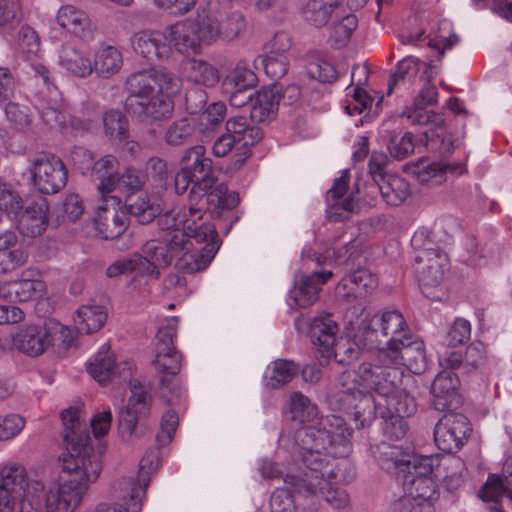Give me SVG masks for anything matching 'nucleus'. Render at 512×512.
I'll return each instance as SVG.
<instances>
[{"mask_svg": "<svg viewBox=\"0 0 512 512\" xmlns=\"http://www.w3.org/2000/svg\"><path fill=\"white\" fill-rule=\"evenodd\" d=\"M415 261V271L423 295L433 301L444 300L446 291L442 284L448 266L447 255L440 249H423Z\"/></svg>", "mask_w": 512, "mask_h": 512, "instance_id": "5", "label": "nucleus"}, {"mask_svg": "<svg viewBox=\"0 0 512 512\" xmlns=\"http://www.w3.org/2000/svg\"><path fill=\"white\" fill-rule=\"evenodd\" d=\"M338 0H310L304 10V18L315 27H323L333 15L338 14Z\"/></svg>", "mask_w": 512, "mask_h": 512, "instance_id": "43", "label": "nucleus"}, {"mask_svg": "<svg viewBox=\"0 0 512 512\" xmlns=\"http://www.w3.org/2000/svg\"><path fill=\"white\" fill-rule=\"evenodd\" d=\"M112 493L115 499L121 501L119 504H100L96 512H140L142 507V496L136 491V485L132 479H121L114 482Z\"/></svg>", "mask_w": 512, "mask_h": 512, "instance_id": "27", "label": "nucleus"}, {"mask_svg": "<svg viewBox=\"0 0 512 512\" xmlns=\"http://www.w3.org/2000/svg\"><path fill=\"white\" fill-rule=\"evenodd\" d=\"M243 115L230 117L225 124L226 131L238 143V155L235 160L236 168H242L252 155L251 148L263 138V131Z\"/></svg>", "mask_w": 512, "mask_h": 512, "instance_id": "14", "label": "nucleus"}, {"mask_svg": "<svg viewBox=\"0 0 512 512\" xmlns=\"http://www.w3.org/2000/svg\"><path fill=\"white\" fill-rule=\"evenodd\" d=\"M352 430L345 420L337 415H327L316 425L302 426L279 437V447L294 459H300L304 469L290 472L285 476L300 495L312 496L319 490L324 500L333 509H343L349 504L345 489L336 486L338 482H350L355 477L353 467L347 460L331 465V459L344 458L351 450Z\"/></svg>", "mask_w": 512, "mask_h": 512, "instance_id": "1", "label": "nucleus"}, {"mask_svg": "<svg viewBox=\"0 0 512 512\" xmlns=\"http://www.w3.org/2000/svg\"><path fill=\"white\" fill-rule=\"evenodd\" d=\"M130 391L128 404L121 409L118 418L119 434L125 441L142 435L137 424L140 418L149 416L153 401L150 389L136 379L130 381Z\"/></svg>", "mask_w": 512, "mask_h": 512, "instance_id": "7", "label": "nucleus"}, {"mask_svg": "<svg viewBox=\"0 0 512 512\" xmlns=\"http://www.w3.org/2000/svg\"><path fill=\"white\" fill-rule=\"evenodd\" d=\"M299 367L290 360L278 359L272 362L265 373V385L278 389L289 383L298 373Z\"/></svg>", "mask_w": 512, "mask_h": 512, "instance_id": "45", "label": "nucleus"}, {"mask_svg": "<svg viewBox=\"0 0 512 512\" xmlns=\"http://www.w3.org/2000/svg\"><path fill=\"white\" fill-rule=\"evenodd\" d=\"M364 338L378 348H394L410 332L403 315L398 310H389L362 321Z\"/></svg>", "mask_w": 512, "mask_h": 512, "instance_id": "4", "label": "nucleus"}, {"mask_svg": "<svg viewBox=\"0 0 512 512\" xmlns=\"http://www.w3.org/2000/svg\"><path fill=\"white\" fill-rule=\"evenodd\" d=\"M257 83L256 74L245 60H240L223 80L225 91H251Z\"/></svg>", "mask_w": 512, "mask_h": 512, "instance_id": "42", "label": "nucleus"}, {"mask_svg": "<svg viewBox=\"0 0 512 512\" xmlns=\"http://www.w3.org/2000/svg\"><path fill=\"white\" fill-rule=\"evenodd\" d=\"M433 462L431 456L410 455L409 462L398 472L397 480L403 483V477L411 475V478L433 477Z\"/></svg>", "mask_w": 512, "mask_h": 512, "instance_id": "54", "label": "nucleus"}, {"mask_svg": "<svg viewBox=\"0 0 512 512\" xmlns=\"http://www.w3.org/2000/svg\"><path fill=\"white\" fill-rule=\"evenodd\" d=\"M512 456L506 458L501 475H490L481 490L485 501H492L494 512H508L512 508Z\"/></svg>", "mask_w": 512, "mask_h": 512, "instance_id": "15", "label": "nucleus"}, {"mask_svg": "<svg viewBox=\"0 0 512 512\" xmlns=\"http://www.w3.org/2000/svg\"><path fill=\"white\" fill-rule=\"evenodd\" d=\"M464 167L461 164H448L444 162H430L421 160L416 166L413 173L420 182H428L434 180L441 183L447 173L462 174Z\"/></svg>", "mask_w": 512, "mask_h": 512, "instance_id": "41", "label": "nucleus"}, {"mask_svg": "<svg viewBox=\"0 0 512 512\" xmlns=\"http://www.w3.org/2000/svg\"><path fill=\"white\" fill-rule=\"evenodd\" d=\"M61 419L67 452L61 458L60 482L50 486L46 492L47 512H75L89 483L98 479L102 469L89 432L80 423V410L70 407L61 413Z\"/></svg>", "mask_w": 512, "mask_h": 512, "instance_id": "2", "label": "nucleus"}, {"mask_svg": "<svg viewBox=\"0 0 512 512\" xmlns=\"http://www.w3.org/2000/svg\"><path fill=\"white\" fill-rule=\"evenodd\" d=\"M185 236V245L183 249H189L193 247L194 240L198 244L204 243L206 244L215 243L220 248V241L218 239V234L216 232V228L212 223L201 222L199 226H195L193 222H188L185 226V231L179 230Z\"/></svg>", "mask_w": 512, "mask_h": 512, "instance_id": "50", "label": "nucleus"}, {"mask_svg": "<svg viewBox=\"0 0 512 512\" xmlns=\"http://www.w3.org/2000/svg\"><path fill=\"white\" fill-rule=\"evenodd\" d=\"M458 383V376L453 372L443 370L438 373L431 385V393L434 396L433 404L436 409L444 410L450 406Z\"/></svg>", "mask_w": 512, "mask_h": 512, "instance_id": "38", "label": "nucleus"}, {"mask_svg": "<svg viewBox=\"0 0 512 512\" xmlns=\"http://www.w3.org/2000/svg\"><path fill=\"white\" fill-rule=\"evenodd\" d=\"M308 326V333L313 345L318 347L319 352L325 358L331 357V350L335 344L338 325L330 316L314 317L307 321L306 319H297L295 327L300 330L301 326Z\"/></svg>", "mask_w": 512, "mask_h": 512, "instance_id": "20", "label": "nucleus"}, {"mask_svg": "<svg viewBox=\"0 0 512 512\" xmlns=\"http://www.w3.org/2000/svg\"><path fill=\"white\" fill-rule=\"evenodd\" d=\"M183 167L192 179V187L189 191V198L202 200L207 190L211 188L217 178L214 175L212 160L206 156V149L203 145H195L187 149L182 156Z\"/></svg>", "mask_w": 512, "mask_h": 512, "instance_id": "10", "label": "nucleus"}, {"mask_svg": "<svg viewBox=\"0 0 512 512\" xmlns=\"http://www.w3.org/2000/svg\"><path fill=\"white\" fill-rule=\"evenodd\" d=\"M158 465L159 460L157 453H148L140 461L137 481L131 478L133 483L136 485V491L142 496H145L151 475L158 469Z\"/></svg>", "mask_w": 512, "mask_h": 512, "instance_id": "58", "label": "nucleus"}, {"mask_svg": "<svg viewBox=\"0 0 512 512\" xmlns=\"http://www.w3.org/2000/svg\"><path fill=\"white\" fill-rule=\"evenodd\" d=\"M125 211L140 224H149L161 214L158 203L151 201L144 192L131 193L125 199Z\"/></svg>", "mask_w": 512, "mask_h": 512, "instance_id": "33", "label": "nucleus"}, {"mask_svg": "<svg viewBox=\"0 0 512 512\" xmlns=\"http://www.w3.org/2000/svg\"><path fill=\"white\" fill-rule=\"evenodd\" d=\"M212 152L216 157H225L228 155V153L232 152L228 170L235 172L241 169L236 168L235 165V160L238 155V143H236L234 138L231 137L227 131L214 141Z\"/></svg>", "mask_w": 512, "mask_h": 512, "instance_id": "62", "label": "nucleus"}, {"mask_svg": "<svg viewBox=\"0 0 512 512\" xmlns=\"http://www.w3.org/2000/svg\"><path fill=\"white\" fill-rule=\"evenodd\" d=\"M384 411L385 416L381 415L384 420L382 425L384 435L390 440H400L404 438L408 430L404 417L388 413L386 410Z\"/></svg>", "mask_w": 512, "mask_h": 512, "instance_id": "63", "label": "nucleus"}, {"mask_svg": "<svg viewBox=\"0 0 512 512\" xmlns=\"http://www.w3.org/2000/svg\"><path fill=\"white\" fill-rule=\"evenodd\" d=\"M194 133V126L188 118L174 121L166 130L164 139L170 146H180L188 142Z\"/></svg>", "mask_w": 512, "mask_h": 512, "instance_id": "57", "label": "nucleus"}, {"mask_svg": "<svg viewBox=\"0 0 512 512\" xmlns=\"http://www.w3.org/2000/svg\"><path fill=\"white\" fill-rule=\"evenodd\" d=\"M377 186L384 201L392 206L403 203L410 193L409 184L398 175H388Z\"/></svg>", "mask_w": 512, "mask_h": 512, "instance_id": "48", "label": "nucleus"}, {"mask_svg": "<svg viewBox=\"0 0 512 512\" xmlns=\"http://www.w3.org/2000/svg\"><path fill=\"white\" fill-rule=\"evenodd\" d=\"M378 285L375 275L367 270H357L346 276L338 285V294L344 296L362 297L374 290Z\"/></svg>", "mask_w": 512, "mask_h": 512, "instance_id": "35", "label": "nucleus"}, {"mask_svg": "<svg viewBox=\"0 0 512 512\" xmlns=\"http://www.w3.org/2000/svg\"><path fill=\"white\" fill-rule=\"evenodd\" d=\"M377 363L364 362L355 370H346L339 377V385L343 392H354L357 389L373 390L379 397H384L395 390L399 371L393 364L379 360Z\"/></svg>", "mask_w": 512, "mask_h": 512, "instance_id": "3", "label": "nucleus"}, {"mask_svg": "<svg viewBox=\"0 0 512 512\" xmlns=\"http://www.w3.org/2000/svg\"><path fill=\"white\" fill-rule=\"evenodd\" d=\"M332 277V272H313L309 275L298 274L295 277L293 288L290 290V298L299 307L306 308L318 300L321 285Z\"/></svg>", "mask_w": 512, "mask_h": 512, "instance_id": "23", "label": "nucleus"}, {"mask_svg": "<svg viewBox=\"0 0 512 512\" xmlns=\"http://www.w3.org/2000/svg\"><path fill=\"white\" fill-rule=\"evenodd\" d=\"M122 66V53L114 46L101 47L94 55L93 71L101 78L112 77L121 70Z\"/></svg>", "mask_w": 512, "mask_h": 512, "instance_id": "37", "label": "nucleus"}, {"mask_svg": "<svg viewBox=\"0 0 512 512\" xmlns=\"http://www.w3.org/2000/svg\"><path fill=\"white\" fill-rule=\"evenodd\" d=\"M184 236L179 230L168 232L163 239L147 241L142 247V253L154 262L157 269L167 267L183 250Z\"/></svg>", "mask_w": 512, "mask_h": 512, "instance_id": "19", "label": "nucleus"}, {"mask_svg": "<svg viewBox=\"0 0 512 512\" xmlns=\"http://www.w3.org/2000/svg\"><path fill=\"white\" fill-rule=\"evenodd\" d=\"M130 44L135 53L150 62L166 59L171 52L166 34L155 30H142L133 34Z\"/></svg>", "mask_w": 512, "mask_h": 512, "instance_id": "21", "label": "nucleus"}, {"mask_svg": "<svg viewBox=\"0 0 512 512\" xmlns=\"http://www.w3.org/2000/svg\"><path fill=\"white\" fill-rule=\"evenodd\" d=\"M95 228L103 239H115L121 236L128 227V219L124 212L115 208L100 206L94 219Z\"/></svg>", "mask_w": 512, "mask_h": 512, "instance_id": "32", "label": "nucleus"}, {"mask_svg": "<svg viewBox=\"0 0 512 512\" xmlns=\"http://www.w3.org/2000/svg\"><path fill=\"white\" fill-rule=\"evenodd\" d=\"M1 240H3V245L0 244V274H6L24 265L28 256L20 248L13 250L9 248L16 240L13 233H5L0 236Z\"/></svg>", "mask_w": 512, "mask_h": 512, "instance_id": "46", "label": "nucleus"}, {"mask_svg": "<svg viewBox=\"0 0 512 512\" xmlns=\"http://www.w3.org/2000/svg\"><path fill=\"white\" fill-rule=\"evenodd\" d=\"M348 171L335 180L331 189L327 192V217L331 221H343L349 218L354 211L355 202L352 197H348L343 201L340 198L344 196L348 188Z\"/></svg>", "mask_w": 512, "mask_h": 512, "instance_id": "29", "label": "nucleus"}, {"mask_svg": "<svg viewBox=\"0 0 512 512\" xmlns=\"http://www.w3.org/2000/svg\"><path fill=\"white\" fill-rule=\"evenodd\" d=\"M464 374L475 372L485 362L486 351L482 342L471 343L463 352Z\"/></svg>", "mask_w": 512, "mask_h": 512, "instance_id": "64", "label": "nucleus"}, {"mask_svg": "<svg viewBox=\"0 0 512 512\" xmlns=\"http://www.w3.org/2000/svg\"><path fill=\"white\" fill-rule=\"evenodd\" d=\"M403 497H409L413 501H431L436 493V484L433 477L411 478V475L403 477Z\"/></svg>", "mask_w": 512, "mask_h": 512, "instance_id": "49", "label": "nucleus"}, {"mask_svg": "<svg viewBox=\"0 0 512 512\" xmlns=\"http://www.w3.org/2000/svg\"><path fill=\"white\" fill-rule=\"evenodd\" d=\"M384 402V410L388 413L397 414L402 417H410L417 410L415 398L404 390L391 392L387 396H382Z\"/></svg>", "mask_w": 512, "mask_h": 512, "instance_id": "51", "label": "nucleus"}, {"mask_svg": "<svg viewBox=\"0 0 512 512\" xmlns=\"http://www.w3.org/2000/svg\"><path fill=\"white\" fill-rule=\"evenodd\" d=\"M290 409L293 418L300 422H310L318 415V409L308 397L301 392H293L290 396Z\"/></svg>", "mask_w": 512, "mask_h": 512, "instance_id": "56", "label": "nucleus"}, {"mask_svg": "<svg viewBox=\"0 0 512 512\" xmlns=\"http://www.w3.org/2000/svg\"><path fill=\"white\" fill-rule=\"evenodd\" d=\"M72 159L83 174H89L92 180L99 181L98 190L103 197L111 193L120 183L117 174L118 160L113 155H105L91 165V154L84 148L73 150Z\"/></svg>", "mask_w": 512, "mask_h": 512, "instance_id": "9", "label": "nucleus"}, {"mask_svg": "<svg viewBox=\"0 0 512 512\" xmlns=\"http://www.w3.org/2000/svg\"><path fill=\"white\" fill-rule=\"evenodd\" d=\"M0 487L9 490L14 497L24 500L30 494V488L34 492L43 491L44 484L40 481L28 482L27 472L20 464H10L0 470Z\"/></svg>", "mask_w": 512, "mask_h": 512, "instance_id": "28", "label": "nucleus"}, {"mask_svg": "<svg viewBox=\"0 0 512 512\" xmlns=\"http://www.w3.org/2000/svg\"><path fill=\"white\" fill-rule=\"evenodd\" d=\"M206 206L212 212L220 214L223 210H232L239 203V196L236 192H228L227 186L223 183L215 184L207 190Z\"/></svg>", "mask_w": 512, "mask_h": 512, "instance_id": "47", "label": "nucleus"}, {"mask_svg": "<svg viewBox=\"0 0 512 512\" xmlns=\"http://www.w3.org/2000/svg\"><path fill=\"white\" fill-rule=\"evenodd\" d=\"M105 135L111 140H125L129 131L127 117L119 110L111 109L103 115Z\"/></svg>", "mask_w": 512, "mask_h": 512, "instance_id": "53", "label": "nucleus"}, {"mask_svg": "<svg viewBox=\"0 0 512 512\" xmlns=\"http://www.w3.org/2000/svg\"><path fill=\"white\" fill-rule=\"evenodd\" d=\"M184 71L187 80L197 85L214 87L220 80L218 69L201 59H187Z\"/></svg>", "mask_w": 512, "mask_h": 512, "instance_id": "39", "label": "nucleus"}, {"mask_svg": "<svg viewBox=\"0 0 512 512\" xmlns=\"http://www.w3.org/2000/svg\"><path fill=\"white\" fill-rule=\"evenodd\" d=\"M178 329V317L166 320L159 327L155 337V358L153 363L162 375L177 376L182 366V355L174 346L173 338Z\"/></svg>", "mask_w": 512, "mask_h": 512, "instance_id": "11", "label": "nucleus"}, {"mask_svg": "<svg viewBox=\"0 0 512 512\" xmlns=\"http://www.w3.org/2000/svg\"><path fill=\"white\" fill-rule=\"evenodd\" d=\"M59 62L63 68L76 77H87L93 72L90 59L80 50L71 45L61 48Z\"/></svg>", "mask_w": 512, "mask_h": 512, "instance_id": "40", "label": "nucleus"}, {"mask_svg": "<svg viewBox=\"0 0 512 512\" xmlns=\"http://www.w3.org/2000/svg\"><path fill=\"white\" fill-rule=\"evenodd\" d=\"M166 92H158L145 100L129 104L131 112L142 122L152 124L168 119L173 111V103Z\"/></svg>", "mask_w": 512, "mask_h": 512, "instance_id": "26", "label": "nucleus"}, {"mask_svg": "<svg viewBox=\"0 0 512 512\" xmlns=\"http://www.w3.org/2000/svg\"><path fill=\"white\" fill-rule=\"evenodd\" d=\"M378 461L382 469L388 472H401L402 468L409 462L410 454L405 453L398 446H391L382 443L379 447Z\"/></svg>", "mask_w": 512, "mask_h": 512, "instance_id": "52", "label": "nucleus"}, {"mask_svg": "<svg viewBox=\"0 0 512 512\" xmlns=\"http://www.w3.org/2000/svg\"><path fill=\"white\" fill-rule=\"evenodd\" d=\"M401 339V343L394 348H380L379 360L394 366L404 365L414 373H420L426 366L423 341L415 338L410 333Z\"/></svg>", "mask_w": 512, "mask_h": 512, "instance_id": "13", "label": "nucleus"}, {"mask_svg": "<svg viewBox=\"0 0 512 512\" xmlns=\"http://www.w3.org/2000/svg\"><path fill=\"white\" fill-rule=\"evenodd\" d=\"M218 251L215 243L206 244L200 249H183L178 255L175 267L181 273L192 274L204 270Z\"/></svg>", "mask_w": 512, "mask_h": 512, "instance_id": "30", "label": "nucleus"}, {"mask_svg": "<svg viewBox=\"0 0 512 512\" xmlns=\"http://www.w3.org/2000/svg\"><path fill=\"white\" fill-rule=\"evenodd\" d=\"M12 339L13 345L19 352L31 357L42 355L52 345L49 320L43 325L19 326Z\"/></svg>", "mask_w": 512, "mask_h": 512, "instance_id": "17", "label": "nucleus"}, {"mask_svg": "<svg viewBox=\"0 0 512 512\" xmlns=\"http://www.w3.org/2000/svg\"><path fill=\"white\" fill-rule=\"evenodd\" d=\"M160 395L169 406H177L182 403L183 392L177 376L162 375L160 379Z\"/></svg>", "mask_w": 512, "mask_h": 512, "instance_id": "60", "label": "nucleus"}, {"mask_svg": "<svg viewBox=\"0 0 512 512\" xmlns=\"http://www.w3.org/2000/svg\"><path fill=\"white\" fill-rule=\"evenodd\" d=\"M49 203L47 198L37 196L30 200L19 216L18 228L27 237L40 236L48 225Z\"/></svg>", "mask_w": 512, "mask_h": 512, "instance_id": "22", "label": "nucleus"}, {"mask_svg": "<svg viewBox=\"0 0 512 512\" xmlns=\"http://www.w3.org/2000/svg\"><path fill=\"white\" fill-rule=\"evenodd\" d=\"M107 314L100 305H83L74 319L78 332L90 334L98 331L105 323Z\"/></svg>", "mask_w": 512, "mask_h": 512, "instance_id": "44", "label": "nucleus"}, {"mask_svg": "<svg viewBox=\"0 0 512 512\" xmlns=\"http://www.w3.org/2000/svg\"><path fill=\"white\" fill-rule=\"evenodd\" d=\"M36 108L43 121L50 127H60L65 123V115L62 111L63 101L57 87L50 88L49 93L37 92Z\"/></svg>", "mask_w": 512, "mask_h": 512, "instance_id": "31", "label": "nucleus"}, {"mask_svg": "<svg viewBox=\"0 0 512 512\" xmlns=\"http://www.w3.org/2000/svg\"><path fill=\"white\" fill-rule=\"evenodd\" d=\"M278 106V93L272 88H262L252 98L250 118L255 122L270 121L276 116Z\"/></svg>", "mask_w": 512, "mask_h": 512, "instance_id": "34", "label": "nucleus"}, {"mask_svg": "<svg viewBox=\"0 0 512 512\" xmlns=\"http://www.w3.org/2000/svg\"><path fill=\"white\" fill-rule=\"evenodd\" d=\"M246 27L245 17L238 11L231 12L221 21L204 17V35L210 43L217 38L227 42L233 41L245 32Z\"/></svg>", "mask_w": 512, "mask_h": 512, "instance_id": "24", "label": "nucleus"}, {"mask_svg": "<svg viewBox=\"0 0 512 512\" xmlns=\"http://www.w3.org/2000/svg\"><path fill=\"white\" fill-rule=\"evenodd\" d=\"M421 62L413 57H407L401 60L396 67L395 73L388 82V94H391L395 86L406 81L414 80L420 70Z\"/></svg>", "mask_w": 512, "mask_h": 512, "instance_id": "55", "label": "nucleus"}, {"mask_svg": "<svg viewBox=\"0 0 512 512\" xmlns=\"http://www.w3.org/2000/svg\"><path fill=\"white\" fill-rule=\"evenodd\" d=\"M125 86L129 94V106L158 92L174 93L178 89V79L168 71L150 69L131 74Z\"/></svg>", "mask_w": 512, "mask_h": 512, "instance_id": "8", "label": "nucleus"}, {"mask_svg": "<svg viewBox=\"0 0 512 512\" xmlns=\"http://www.w3.org/2000/svg\"><path fill=\"white\" fill-rule=\"evenodd\" d=\"M344 404L352 410L357 428L369 427L379 414L385 416L384 402L368 391L357 389L354 392H343Z\"/></svg>", "mask_w": 512, "mask_h": 512, "instance_id": "16", "label": "nucleus"}, {"mask_svg": "<svg viewBox=\"0 0 512 512\" xmlns=\"http://www.w3.org/2000/svg\"><path fill=\"white\" fill-rule=\"evenodd\" d=\"M88 373L100 384H105L114 379L117 374L123 380L131 376V365L128 362L115 365L113 356L109 353L108 347L103 345L95 355L93 361L88 364Z\"/></svg>", "mask_w": 512, "mask_h": 512, "instance_id": "25", "label": "nucleus"}, {"mask_svg": "<svg viewBox=\"0 0 512 512\" xmlns=\"http://www.w3.org/2000/svg\"><path fill=\"white\" fill-rule=\"evenodd\" d=\"M286 487L277 488L273 491L270 497V511L271 512H297L293 496L290 489L298 493L291 485L287 484L284 480Z\"/></svg>", "mask_w": 512, "mask_h": 512, "instance_id": "61", "label": "nucleus"}, {"mask_svg": "<svg viewBox=\"0 0 512 512\" xmlns=\"http://www.w3.org/2000/svg\"><path fill=\"white\" fill-rule=\"evenodd\" d=\"M471 430L470 422L463 414H445L435 426L434 440L443 452L455 453L468 440Z\"/></svg>", "mask_w": 512, "mask_h": 512, "instance_id": "12", "label": "nucleus"}, {"mask_svg": "<svg viewBox=\"0 0 512 512\" xmlns=\"http://www.w3.org/2000/svg\"><path fill=\"white\" fill-rule=\"evenodd\" d=\"M12 289L18 301L26 302L42 296L45 283L40 279H21L12 284Z\"/></svg>", "mask_w": 512, "mask_h": 512, "instance_id": "59", "label": "nucleus"}, {"mask_svg": "<svg viewBox=\"0 0 512 512\" xmlns=\"http://www.w3.org/2000/svg\"><path fill=\"white\" fill-rule=\"evenodd\" d=\"M32 186L44 195L56 194L68 181V169L64 162L53 154H39L28 167Z\"/></svg>", "mask_w": 512, "mask_h": 512, "instance_id": "6", "label": "nucleus"}, {"mask_svg": "<svg viewBox=\"0 0 512 512\" xmlns=\"http://www.w3.org/2000/svg\"><path fill=\"white\" fill-rule=\"evenodd\" d=\"M204 18L199 21H181L167 28L170 43L180 53H197L202 42L210 43L206 38Z\"/></svg>", "mask_w": 512, "mask_h": 512, "instance_id": "18", "label": "nucleus"}, {"mask_svg": "<svg viewBox=\"0 0 512 512\" xmlns=\"http://www.w3.org/2000/svg\"><path fill=\"white\" fill-rule=\"evenodd\" d=\"M56 20L63 29L80 38L86 37L90 32V20L87 14L72 5L62 6Z\"/></svg>", "mask_w": 512, "mask_h": 512, "instance_id": "36", "label": "nucleus"}]
</instances>
